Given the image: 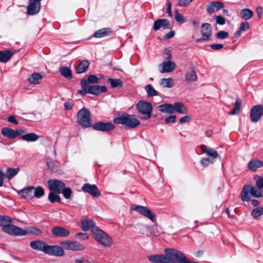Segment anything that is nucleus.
<instances>
[{
	"instance_id": "nucleus-41",
	"label": "nucleus",
	"mask_w": 263,
	"mask_h": 263,
	"mask_svg": "<svg viewBox=\"0 0 263 263\" xmlns=\"http://www.w3.org/2000/svg\"><path fill=\"white\" fill-rule=\"evenodd\" d=\"M145 89L148 97H152L158 95L157 91L151 84H148L145 86Z\"/></svg>"
},
{
	"instance_id": "nucleus-52",
	"label": "nucleus",
	"mask_w": 263,
	"mask_h": 263,
	"mask_svg": "<svg viewBox=\"0 0 263 263\" xmlns=\"http://www.w3.org/2000/svg\"><path fill=\"white\" fill-rule=\"evenodd\" d=\"M135 228L139 231L140 233L144 234V231L145 230L147 229V226L144 224L138 223L135 227Z\"/></svg>"
},
{
	"instance_id": "nucleus-56",
	"label": "nucleus",
	"mask_w": 263,
	"mask_h": 263,
	"mask_svg": "<svg viewBox=\"0 0 263 263\" xmlns=\"http://www.w3.org/2000/svg\"><path fill=\"white\" fill-rule=\"evenodd\" d=\"M228 36V33L224 31H219L216 34V37L218 39H223Z\"/></svg>"
},
{
	"instance_id": "nucleus-23",
	"label": "nucleus",
	"mask_w": 263,
	"mask_h": 263,
	"mask_svg": "<svg viewBox=\"0 0 263 263\" xmlns=\"http://www.w3.org/2000/svg\"><path fill=\"white\" fill-rule=\"evenodd\" d=\"M47 244L40 240L32 241L30 242V247L32 249L37 251H40L45 253Z\"/></svg>"
},
{
	"instance_id": "nucleus-62",
	"label": "nucleus",
	"mask_w": 263,
	"mask_h": 263,
	"mask_svg": "<svg viewBox=\"0 0 263 263\" xmlns=\"http://www.w3.org/2000/svg\"><path fill=\"white\" fill-rule=\"evenodd\" d=\"M164 53L165 55L164 60H171L172 55L170 50L165 49L164 50Z\"/></svg>"
},
{
	"instance_id": "nucleus-57",
	"label": "nucleus",
	"mask_w": 263,
	"mask_h": 263,
	"mask_svg": "<svg viewBox=\"0 0 263 263\" xmlns=\"http://www.w3.org/2000/svg\"><path fill=\"white\" fill-rule=\"evenodd\" d=\"M176 116L175 115H171L165 119V122L167 124L174 123L176 121Z\"/></svg>"
},
{
	"instance_id": "nucleus-20",
	"label": "nucleus",
	"mask_w": 263,
	"mask_h": 263,
	"mask_svg": "<svg viewBox=\"0 0 263 263\" xmlns=\"http://www.w3.org/2000/svg\"><path fill=\"white\" fill-rule=\"evenodd\" d=\"M171 27V24L166 19H158L154 24V29L155 31L158 30L161 28L163 29H170Z\"/></svg>"
},
{
	"instance_id": "nucleus-51",
	"label": "nucleus",
	"mask_w": 263,
	"mask_h": 263,
	"mask_svg": "<svg viewBox=\"0 0 263 263\" xmlns=\"http://www.w3.org/2000/svg\"><path fill=\"white\" fill-rule=\"evenodd\" d=\"M71 190L70 188L64 187L61 193H63L64 197L66 199H69L71 197Z\"/></svg>"
},
{
	"instance_id": "nucleus-63",
	"label": "nucleus",
	"mask_w": 263,
	"mask_h": 263,
	"mask_svg": "<svg viewBox=\"0 0 263 263\" xmlns=\"http://www.w3.org/2000/svg\"><path fill=\"white\" fill-rule=\"evenodd\" d=\"M210 47L212 49L219 50L223 48V45L221 44H212Z\"/></svg>"
},
{
	"instance_id": "nucleus-43",
	"label": "nucleus",
	"mask_w": 263,
	"mask_h": 263,
	"mask_svg": "<svg viewBox=\"0 0 263 263\" xmlns=\"http://www.w3.org/2000/svg\"><path fill=\"white\" fill-rule=\"evenodd\" d=\"M60 71L61 74L67 79H70L72 77L71 71L67 67L62 66L60 68Z\"/></svg>"
},
{
	"instance_id": "nucleus-61",
	"label": "nucleus",
	"mask_w": 263,
	"mask_h": 263,
	"mask_svg": "<svg viewBox=\"0 0 263 263\" xmlns=\"http://www.w3.org/2000/svg\"><path fill=\"white\" fill-rule=\"evenodd\" d=\"M166 13H168V16L172 17L173 14L171 11V7H172V3L171 2H167L166 4Z\"/></svg>"
},
{
	"instance_id": "nucleus-5",
	"label": "nucleus",
	"mask_w": 263,
	"mask_h": 263,
	"mask_svg": "<svg viewBox=\"0 0 263 263\" xmlns=\"http://www.w3.org/2000/svg\"><path fill=\"white\" fill-rule=\"evenodd\" d=\"M136 107L140 113V118L142 119L147 120L151 118L153 107L151 103L140 101L137 105Z\"/></svg>"
},
{
	"instance_id": "nucleus-25",
	"label": "nucleus",
	"mask_w": 263,
	"mask_h": 263,
	"mask_svg": "<svg viewBox=\"0 0 263 263\" xmlns=\"http://www.w3.org/2000/svg\"><path fill=\"white\" fill-rule=\"evenodd\" d=\"M174 112L176 111L181 114H186L188 112V109L184 104L180 102H175L173 104Z\"/></svg>"
},
{
	"instance_id": "nucleus-17",
	"label": "nucleus",
	"mask_w": 263,
	"mask_h": 263,
	"mask_svg": "<svg viewBox=\"0 0 263 263\" xmlns=\"http://www.w3.org/2000/svg\"><path fill=\"white\" fill-rule=\"evenodd\" d=\"M41 9V3L37 0H29V4L27 8L28 15H34L38 13Z\"/></svg>"
},
{
	"instance_id": "nucleus-35",
	"label": "nucleus",
	"mask_w": 263,
	"mask_h": 263,
	"mask_svg": "<svg viewBox=\"0 0 263 263\" xmlns=\"http://www.w3.org/2000/svg\"><path fill=\"white\" fill-rule=\"evenodd\" d=\"M19 171L20 168L18 167H9L6 171L5 176L8 179L10 180L16 175Z\"/></svg>"
},
{
	"instance_id": "nucleus-14",
	"label": "nucleus",
	"mask_w": 263,
	"mask_h": 263,
	"mask_svg": "<svg viewBox=\"0 0 263 263\" xmlns=\"http://www.w3.org/2000/svg\"><path fill=\"white\" fill-rule=\"evenodd\" d=\"M159 68L161 73H168L175 69L176 64L171 60H164L159 65Z\"/></svg>"
},
{
	"instance_id": "nucleus-42",
	"label": "nucleus",
	"mask_w": 263,
	"mask_h": 263,
	"mask_svg": "<svg viewBox=\"0 0 263 263\" xmlns=\"http://www.w3.org/2000/svg\"><path fill=\"white\" fill-rule=\"evenodd\" d=\"M108 82L110 83V86L112 88H120L122 86V81L119 79H112L109 78L108 79Z\"/></svg>"
},
{
	"instance_id": "nucleus-54",
	"label": "nucleus",
	"mask_w": 263,
	"mask_h": 263,
	"mask_svg": "<svg viewBox=\"0 0 263 263\" xmlns=\"http://www.w3.org/2000/svg\"><path fill=\"white\" fill-rule=\"evenodd\" d=\"M47 164L49 168L52 171L56 172L58 171V166L56 165L53 161H48L47 162Z\"/></svg>"
},
{
	"instance_id": "nucleus-3",
	"label": "nucleus",
	"mask_w": 263,
	"mask_h": 263,
	"mask_svg": "<svg viewBox=\"0 0 263 263\" xmlns=\"http://www.w3.org/2000/svg\"><path fill=\"white\" fill-rule=\"evenodd\" d=\"M114 122L117 124L124 125L126 128H136L140 124V121L134 115L127 114H123L114 118Z\"/></svg>"
},
{
	"instance_id": "nucleus-12",
	"label": "nucleus",
	"mask_w": 263,
	"mask_h": 263,
	"mask_svg": "<svg viewBox=\"0 0 263 263\" xmlns=\"http://www.w3.org/2000/svg\"><path fill=\"white\" fill-rule=\"evenodd\" d=\"M45 254L49 255L61 257L65 252L62 247L59 246L47 245Z\"/></svg>"
},
{
	"instance_id": "nucleus-30",
	"label": "nucleus",
	"mask_w": 263,
	"mask_h": 263,
	"mask_svg": "<svg viewBox=\"0 0 263 263\" xmlns=\"http://www.w3.org/2000/svg\"><path fill=\"white\" fill-rule=\"evenodd\" d=\"M112 31L109 28H105L97 30L94 34L96 37H101L110 35Z\"/></svg>"
},
{
	"instance_id": "nucleus-53",
	"label": "nucleus",
	"mask_w": 263,
	"mask_h": 263,
	"mask_svg": "<svg viewBox=\"0 0 263 263\" xmlns=\"http://www.w3.org/2000/svg\"><path fill=\"white\" fill-rule=\"evenodd\" d=\"M174 16L176 21L178 22L183 23L185 21L183 15L179 13L177 10L174 12Z\"/></svg>"
},
{
	"instance_id": "nucleus-13",
	"label": "nucleus",
	"mask_w": 263,
	"mask_h": 263,
	"mask_svg": "<svg viewBox=\"0 0 263 263\" xmlns=\"http://www.w3.org/2000/svg\"><path fill=\"white\" fill-rule=\"evenodd\" d=\"M263 114V107L261 105L254 106L251 110L250 119L253 122L258 121Z\"/></svg>"
},
{
	"instance_id": "nucleus-22",
	"label": "nucleus",
	"mask_w": 263,
	"mask_h": 263,
	"mask_svg": "<svg viewBox=\"0 0 263 263\" xmlns=\"http://www.w3.org/2000/svg\"><path fill=\"white\" fill-rule=\"evenodd\" d=\"M34 187H28L18 192V194L26 199H31L33 198Z\"/></svg>"
},
{
	"instance_id": "nucleus-46",
	"label": "nucleus",
	"mask_w": 263,
	"mask_h": 263,
	"mask_svg": "<svg viewBox=\"0 0 263 263\" xmlns=\"http://www.w3.org/2000/svg\"><path fill=\"white\" fill-rule=\"evenodd\" d=\"M44 194V190L42 187L39 186L37 187H34L33 197H35L37 198H40L42 197Z\"/></svg>"
},
{
	"instance_id": "nucleus-26",
	"label": "nucleus",
	"mask_w": 263,
	"mask_h": 263,
	"mask_svg": "<svg viewBox=\"0 0 263 263\" xmlns=\"http://www.w3.org/2000/svg\"><path fill=\"white\" fill-rule=\"evenodd\" d=\"M43 77L39 73L34 72L30 74L28 78V82L31 84H39L41 82Z\"/></svg>"
},
{
	"instance_id": "nucleus-49",
	"label": "nucleus",
	"mask_w": 263,
	"mask_h": 263,
	"mask_svg": "<svg viewBox=\"0 0 263 263\" xmlns=\"http://www.w3.org/2000/svg\"><path fill=\"white\" fill-rule=\"evenodd\" d=\"M241 104V102L237 100L235 102L233 109L230 111L229 114L231 115L238 114L240 109Z\"/></svg>"
},
{
	"instance_id": "nucleus-21",
	"label": "nucleus",
	"mask_w": 263,
	"mask_h": 263,
	"mask_svg": "<svg viewBox=\"0 0 263 263\" xmlns=\"http://www.w3.org/2000/svg\"><path fill=\"white\" fill-rule=\"evenodd\" d=\"M107 88L105 86L89 85L88 84V93L96 96H98L102 92L107 91Z\"/></svg>"
},
{
	"instance_id": "nucleus-33",
	"label": "nucleus",
	"mask_w": 263,
	"mask_h": 263,
	"mask_svg": "<svg viewBox=\"0 0 263 263\" xmlns=\"http://www.w3.org/2000/svg\"><path fill=\"white\" fill-rule=\"evenodd\" d=\"M12 55L13 53L10 50L0 51V62L4 63L8 62Z\"/></svg>"
},
{
	"instance_id": "nucleus-31",
	"label": "nucleus",
	"mask_w": 263,
	"mask_h": 263,
	"mask_svg": "<svg viewBox=\"0 0 263 263\" xmlns=\"http://www.w3.org/2000/svg\"><path fill=\"white\" fill-rule=\"evenodd\" d=\"M89 62L87 60H84L80 62L76 67V72L77 73H82L86 71L89 66Z\"/></svg>"
},
{
	"instance_id": "nucleus-55",
	"label": "nucleus",
	"mask_w": 263,
	"mask_h": 263,
	"mask_svg": "<svg viewBox=\"0 0 263 263\" xmlns=\"http://www.w3.org/2000/svg\"><path fill=\"white\" fill-rule=\"evenodd\" d=\"M99 79L95 75H90L89 76L87 80L86 81L87 82V83H92V84H95L97 83L98 82Z\"/></svg>"
},
{
	"instance_id": "nucleus-45",
	"label": "nucleus",
	"mask_w": 263,
	"mask_h": 263,
	"mask_svg": "<svg viewBox=\"0 0 263 263\" xmlns=\"http://www.w3.org/2000/svg\"><path fill=\"white\" fill-rule=\"evenodd\" d=\"M48 199L52 203L61 202L60 197L58 195V194L53 192L49 193L48 195Z\"/></svg>"
},
{
	"instance_id": "nucleus-32",
	"label": "nucleus",
	"mask_w": 263,
	"mask_h": 263,
	"mask_svg": "<svg viewBox=\"0 0 263 263\" xmlns=\"http://www.w3.org/2000/svg\"><path fill=\"white\" fill-rule=\"evenodd\" d=\"M263 165L261 161L256 159L251 160L248 164V167L252 171H256L257 168L260 167Z\"/></svg>"
},
{
	"instance_id": "nucleus-27",
	"label": "nucleus",
	"mask_w": 263,
	"mask_h": 263,
	"mask_svg": "<svg viewBox=\"0 0 263 263\" xmlns=\"http://www.w3.org/2000/svg\"><path fill=\"white\" fill-rule=\"evenodd\" d=\"M81 223L82 229L85 231H88L91 229H92V230L93 228H95V223L90 219H85L82 220Z\"/></svg>"
},
{
	"instance_id": "nucleus-18",
	"label": "nucleus",
	"mask_w": 263,
	"mask_h": 263,
	"mask_svg": "<svg viewBox=\"0 0 263 263\" xmlns=\"http://www.w3.org/2000/svg\"><path fill=\"white\" fill-rule=\"evenodd\" d=\"M53 236L58 237H67L69 235V231L61 227H55L52 229Z\"/></svg>"
},
{
	"instance_id": "nucleus-28",
	"label": "nucleus",
	"mask_w": 263,
	"mask_h": 263,
	"mask_svg": "<svg viewBox=\"0 0 263 263\" xmlns=\"http://www.w3.org/2000/svg\"><path fill=\"white\" fill-rule=\"evenodd\" d=\"M158 110L162 112L173 114L174 113L173 104L165 103L159 105L157 107Z\"/></svg>"
},
{
	"instance_id": "nucleus-7",
	"label": "nucleus",
	"mask_w": 263,
	"mask_h": 263,
	"mask_svg": "<svg viewBox=\"0 0 263 263\" xmlns=\"http://www.w3.org/2000/svg\"><path fill=\"white\" fill-rule=\"evenodd\" d=\"M61 246L66 250L73 251H82L84 246L77 241L64 240L60 242Z\"/></svg>"
},
{
	"instance_id": "nucleus-19",
	"label": "nucleus",
	"mask_w": 263,
	"mask_h": 263,
	"mask_svg": "<svg viewBox=\"0 0 263 263\" xmlns=\"http://www.w3.org/2000/svg\"><path fill=\"white\" fill-rule=\"evenodd\" d=\"M224 7V4L221 2L216 1L209 3L206 6V11L210 13H213L215 11H218Z\"/></svg>"
},
{
	"instance_id": "nucleus-8",
	"label": "nucleus",
	"mask_w": 263,
	"mask_h": 263,
	"mask_svg": "<svg viewBox=\"0 0 263 263\" xmlns=\"http://www.w3.org/2000/svg\"><path fill=\"white\" fill-rule=\"evenodd\" d=\"M132 210L137 211L140 214L149 218L153 222H154L156 219L155 214L153 213L146 206L133 205L132 206Z\"/></svg>"
},
{
	"instance_id": "nucleus-1",
	"label": "nucleus",
	"mask_w": 263,
	"mask_h": 263,
	"mask_svg": "<svg viewBox=\"0 0 263 263\" xmlns=\"http://www.w3.org/2000/svg\"><path fill=\"white\" fill-rule=\"evenodd\" d=\"M254 178L256 180V186L251 185H246L241 192V199L243 201H250L251 196L258 198L262 196L263 177L255 175Z\"/></svg>"
},
{
	"instance_id": "nucleus-37",
	"label": "nucleus",
	"mask_w": 263,
	"mask_h": 263,
	"mask_svg": "<svg viewBox=\"0 0 263 263\" xmlns=\"http://www.w3.org/2000/svg\"><path fill=\"white\" fill-rule=\"evenodd\" d=\"M160 85L163 87L171 88L174 84V81L172 78H163L160 80Z\"/></svg>"
},
{
	"instance_id": "nucleus-11",
	"label": "nucleus",
	"mask_w": 263,
	"mask_h": 263,
	"mask_svg": "<svg viewBox=\"0 0 263 263\" xmlns=\"http://www.w3.org/2000/svg\"><path fill=\"white\" fill-rule=\"evenodd\" d=\"M201 33L202 37L197 39V42L200 43L210 40L212 33V29L210 24L204 23L202 25Z\"/></svg>"
},
{
	"instance_id": "nucleus-50",
	"label": "nucleus",
	"mask_w": 263,
	"mask_h": 263,
	"mask_svg": "<svg viewBox=\"0 0 263 263\" xmlns=\"http://www.w3.org/2000/svg\"><path fill=\"white\" fill-rule=\"evenodd\" d=\"M215 160L211 158H202L200 161L201 164L204 167L207 166L210 164H213Z\"/></svg>"
},
{
	"instance_id": "nucleus-47",
	"label": "nucleus",
	"mask_w": 263,
	"mask_h": 263,
	"mask_svg": "<svg viewBox=\"0 0 263 263\" xmlns=\"http://www.w3.org/2000/svg\"><path fill=\"white\" fill-rule=\"evenodd\" d=\"M12 222V219L7 216L0 215V226L4 227Z\"/></svg>"
},
{
	"instance_id": "nucleus-64",
	"label": "nucleus",
	"mask_w": 263,
	"mask_h": 263,
	"mask_svg": "<svg viewBox=\"0 0 263 263\" xmlns=\"http://www.w3.org/2000/svg\"><path fill=\"white\" fill-rule=\"evenodd\" d=\"M64 106L66 110H69L72 108L73 104L70 102H66L64 104Z\"/></svg>"
},
{
	"instance_id": "nucleus-40",
	"label": "nucleus",
	"mask_w": 263,
	"mask_h": 263,
	"mask_svg": "<svg viewBox=\"0 0 263 263\" xmlns=\"http://www.w3.org/2000/svg\"><path fill=\"white\" fill-rule=\"evenodd\" d=\"M197 79V76L194 69L187 71L185 74V80L188 82L195 81Z\"/></svg>"
},
{
	"instance_id": "nucleus-4",
	"label": "nucleus",
	"mask_w": 263,
	"mask_h": 263,
	"mask_svg": "<svg viewBox=\"0 0 263 263\" xmlns=\"http://www.w3.org/2000/svg\"><path fill=\"white\" fill-rule=\"evenodd\" d=\"M95 239L104 247H109L112 243V238L105 232L99 228H93L92 230Z\"/></svg>"
},
{
	"instance_id": "nucleus-16",
	"label": "nucleus",
	"mask_w": 263,
	"mask_h": 263,
	"mask_svg": "<svg viewBox=\"0 0 263 263\" xmlns=\"http://www.w3.org/2000/svg\"><path fill=\"white\" fill-rule=\"evenodd\" d=\"M82 190L84 192L89 193L93 197H99L101 195L97 186L95 184L85 183L82 187Z\"/></svg>"
},
{
	"instance_id": "nucleus-39",
	"label": "nucleus",
	"mask_w": 263,
	"mask_h": 263,
	"mask_svg": "<svg viewBox=\"0 0 263 263\" xmlns=\"http://www.w3.org/2000/svg\"><path fill=\"white\" fill-rule=\"evenodd\" d=\"M24 233L26 234H32L35 236H40L42 234V232L41 230L34 228V227H29L26 230H24Z\"/></svg>"
},
{
	"instance_id": "nucleus-58",
	"label": "nucleus",
	"mask_w": 263,
	"mask_h": 263,
	"mask_svg": "<svg viewBox=\"0 0 263 263\" xmlns=\"http://www.w3.org/2000/svg\"><path fill=\"white\" fill-rule=\"evenodd\" d=\"M214 17L216 18L217 24L220 25H223L225 24L226 21L223 17L221 16L215 15Z\"/></svg>"
},
{
	"instance_id": "nucleus-44",
	"label": "nucleus",
	"mask_w": 263,
	"mask_h": 263,
	"mask_svg": "<svg viewBox=\"0 0 263 263\" xmlns=\"http://www.w3.org/2000/svg\"><path fill=\"white\" fill-rule=\"evenodd\" d=\"M81 84L82 87L83 88L82 90H79L78 91V93L82 95H84L87 93H88V84L87 82L85 79H82L81 81Z\"/></svg>"
},
{
	"instance_id": "nucleus-10",
	"label": "nucleus",
	"mask_w": 263,
	"mask_h": 263,
	"mask_svg": "<svg viewBox=\"0 0 263 263\" xmlns=\"http://www.w3.org/2000/svg\"><path fill=\"white\" fill-rule=\"evenodd\" d=\"M3 231L6 233L12 235L24 236L25 233H24V230L12 224H7L2 228Z\"/></svg>"
},
{
	"instance_id": "nucleus-36",
	"label": "nucleus",
	"mask_w": 263,
	"mask_h": 263,
	"mask_svg": "<svg viewBox=\"0 0 263 263\" xmlns=\"http://www.w3.org/2000/svg\"><path fill=\"white\" fill-rule=\"evenodd\" d=\"M21 139L28 142H35L39 139V136L37 135L32 133L23 135Z\"/></svg>"
},
{
	"instance_id": "nucleus-48",
	"label": "nucleus",
	"mask_w": 263,
	"mask_h": 263,
	"mask_svg": "<svg viewBox=\"0 0 263 263\" xmlns=\"http://www.w3.org/2000/svg\"><path fill=\"white\" fill-rule=\"evenodd\" d=\"M263 214V208L261 206L258 207L255 209H254L251 212V215L252 217L257 219Z\"/></svg>"
},
{
	"instance_id": "nucleus-9",
	"label": "nucleus",
	"mask_w": 263,
	"mask_h": 263,
	"mask_svg": "<svg viewBox=\"0 0 263 263\" xmlns=\"http://www.w3.org/2000/svg\"><path fill=\"white\" fill-rule=\"evenodd\" d=\"M48 185L49 190L57 194L61 193L62 190L65 186V184L62 181L57 179L49 180Z\"/></svg>"
},
{
	"instance_id": "nucleus-29",
	"label": "nucleus",
	"mask_w": 263,
	"mask_h": 263,
	"mask_svg": "<svg viewBox=\"0 0 263 263\" xmlns=\"http://www.w3.org/2000/svg\"><path fill=\"white\" fill-rule=\"evenodd\" d=\"M2 134L8 139H12L16 138L15 131L8 127H4L2 129Z\"/></svg>"
},
{
	"instance_id": "nucleus-60",
	"label": "nucleus",
	"mask_w": 263,
	"mask_h": 263,
	"mask_svg": "<svg viewBox=\"0 0 263 263\" xmlns=\"http://www.w3.org/2000/svg\"><path fill=\"white\" fill-rule=\"evenodd\" d=\"M249 24L248 22H242L240 25V31H245L249 28Z\"/></svg>"
},
{
	"instance_id": "nucleus-34",
	"label": "nucleus",
	"mask_w": 263,
	"mask_h": 263,
	"mask_svg": "<svg viewBox=\"0 0 263 263\" xmlns=\"http://www.w3.org/2000/svg\"><path fill=\"white\" fill-rule=\"evenodd\" d=\"M147 258L152 263H164L163 259L164 258L163 257V255H151L147 256Z\"/></svg>"
},
{
	"instance_id": "nucleus-6",
	"label": "nucleus",
	"mask_w": 263,
	"mask_h": 263,
	"mask_svg": "<svg viewBox=\"0 0 263 263\" xmlns=\"http://www.w3.org/2000/svg\"><path fill=\"white\" fill-rule=\"evenodd\" d=\"M90 117L89 111L87 109L83 108L80 109L78 113V122L82 127H89L92 124Z\"/></svg>"
},
{
	"instance_id": "nucleus-2",
	"label": "nucleus",
	"mask_w": 263,
	"mask_h": 263,
	"mask_svg": "<svg viewBox=\"0 0 263 263\" xmlns=\"http://www.w3.org/2000/svg\"><path fill=\"white\" fill-rule=\"evenodd\" d=\"M164 252V263H198L189 260L182 252L175 249L166 248Z\"/></svg>"
},
{
	"instance_id": "nucleus-15",
	"label": "nucleus",
	"mask_w": 263,
	"mask_h": 263,
	"mask_svg": "<svg viewBox=\"0 0 263 263\" xmlns=\"http://www.w3.org/2000/svg\"><path fill=\"white\" fill-rule=\"evenodd\" d=\"M92 127L94 129L97 130L109 132L113 130L115 128V126L111 123L98 122L94 123Z\"/></svg>"
},
{
	"instance_id": "nucleus-24",
	"label": "nucleus",
	"mask_w": 263,
	"mask_h": 263,
	"mask_svg": "<svg viewBox=\"0 0 263 263\" xmlns=\"http://www.w3.org/2000/svg\"><path fill=\"white\" fill-rule=\"evenodd\" d=\"M200 148L203 153L206 154L208 156H210L211 158L215 159L216 158L220 157L217 152L214 149L208 147L205 145H201Z\"/></svg>"
},
{
	"instance_id": "nucleus-38",
	"label": "nucleus",
	"mask_w": 263,
	"mask_h": 263,
	"mask_svg": "<svg viewBox=\"0 0 263 263\" xmlns=\"http://www.w3.org/2000/svg\"><path fill=\"white\" fill-rule=\"evenodd\" d=\"M253 14V11L248 8L242 9L240 12V16L245 20L251 18Z\"/></svg>"
},
{
	"instance_id": "nucleus-59",
	"label": "nucleus",
	"mask_w": 263,
	"mask_h": 263,
	"mask_svg": "<svg viewBox=\"0 0 263 263\" xmlns=\"http://www.w3.org/2000/svg\"><path fill=\"white\" fill-rule=\"evenodd\" d=\"M191 120V117L189 115H186L181 117L179 120V122L181 124L189 122Z\"/></svg>"
}]
</instances>
